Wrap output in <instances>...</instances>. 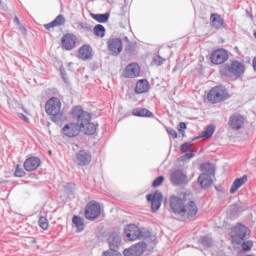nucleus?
<instances>
[{
    "instance_id": "obj_1",
    "label": "nucleus",
    "mask_w": 256,
    "mask_h": 256,
    "mask_svg": "<svg viewBox=\"0 0 256 256\" xmlns=\"http://www.w3.org/2000/svg\"><path fill=\"white\" fill-rule=\"evenodd\" d=\"M169 203L173 213L180 215V217L184 219H193V217H197V213H199L197 203L187 192H182L179 196H171Z\"/></svg>"
},
{
    "instance_id": "obj_2",
    "label": "nucleus",
    "mask_w": 256,
    "mask_h": 256,
    "mask_svg": "<svg viewBox=\"0 0 256 256\" xmlns=\"http://www.w3.org/2000/svg\"><path fill=\"white\" fill-rule=\"evenodd\" d=\"M72 116L78 119L80 130L84 131L86 135H95L97 133V126L91 123V114L83 111L81 106H76L72 109Z\"/></svg>"
},
{
    "instance_id": "obj_3",
    "label": "nucleus",
    "mask_w": 256,
    "mask_h": 256,
    "mask_svg": "<svg viewBox=\"0 0 256 256\" xmlns=\"http://www.w3.org/2000/svg\"><path fill=\"white\" fill-rule=\"evenodd\" d=\"M62 107L63 103L58 97H52L46 101L44 109L53 123H61V121L67 120Z\"/></svg>"
},
{
    "instance_id": "obj_4",
    "label": "nucleus",
    "mask_w": 256,
    "mask_h": 256,
    "mask_svg": "<svg viewBox=\"0 0 256 256\" xmlns=\"http://www.w3.org/2000/svg\"><path fill=\"white\" fill-rule=\"evenodd\" d=\"M220 73L225 79L236 81V79H239L245 73V64L237 60H232L231 63L226 64L220 70Z\"/></svg>"
},
{
    "instance_id": "obj_5",
    "label": "nucleus",
    "mask_w": 256,
    "mask_h": 256,
    "mask_svg": "<svg viewBox=\"0 0 256 256\" xmlns=\"http://www.w3.org/2000/svg\"><path fill=\"white\" fill-rule=\"evenodd\" d=\"M200 171L198 183L202 189H209L215 178V166L211 163H203L200 165Z\"/></svg>"
},
{
    "instance_id": "obj_6",
    "label": "nucleus",
    "mask_w": 256,
    "mask_h": 256,
    "mask_svg": "<svg viewBox=\"0 0 256 256\" xmlns=\"http://www.w3.org/2000/svg\"><path fill=\"white\" fill-rule=\"evenodd\" d=\"M230 97L231 94H229L225 86H215L207 94V99L212 105L221 103V101H227Z\"/></svg>"
},
{
    "instance_id": "obj_7",
    "label": "nucleus",
    "mask_w": 256,
    "mask_h": 256,
    "mask_svg": "<svg viewBox=\"0 0 256 256\" xmlns=\"http://www.w3.org/2000/svg\"><path fill=\"white\" fill-rule=\"evenodd\" d=\"M247 235H249V228L243 224H238L231 228L230 237L232 241V245H239L243 243L245 239H247Z\"/></svg>"
},
{
    "instance_id": "obj_8",
    "label": "nucleus",
    "mask_w": 256,
    "mask_h": 256,
    "mask_svg": "<svg viewBox=\"0 0 256 256\" xmlns=\"http://www.w3.org/2000/svg\"><path fill=\"white\" fill-rule=\"evenodd\" d=\"M85 219L88 221H95L101 216V205L97 201H90L85 208Z\"/></svg>"
},
{
    "instance_id": "obj_9",
    "label": "nucleus",
    "mask_w": 256,
    "mask_h": 256,
    "mask_svg": "<svg viewBox=\"0 0 256 256\" xmlns=\"http://www.w3.org/2000/svg\"><path fill=\"white\" fill-rule=\"evenodd\" d=\"M229 60V52L224 48H218L210 54V61L212 65H223Z\"/></svg>"
},
{
    "instance_id": "obj_10",
    "label": "nucleus",
    "mask_w": 256,
    "mask_h": 256,
    "mask_svg": "<svg viewBox=\"0 0 256 256\" xmlns=\"http://www.w3.org/2000/svg\"><path fill=\"white\" fill-rule=\"evenodd\" d=\"M141 76V66L137 62L128 64L122 72L124 79H137Z\"/></svg>"
},
{
    "instance_id": "obj_11",
    "label": "nucleus",
    "mask_w": 256,
    "mask_h": 256,
    "mask_svg": "<svg viewBox=\"0 0 256 256\" xmlns=\"http://www.w3.org/2000/svg\"><path fill=\"white\" fill-rule=\"evenodd\" d=\"M61 133L64 137H69L70 139L77 137L79 133H81V124H79V120H77V123L70 122L64 125Z\"/></svg>"
},
{
    "instance_id": "obj_12",
    "label": "nucleus",
    "mask_w": 256,
    "mask_h": 256,
    "mask_svg": "<svg viewBox=\"0 0 256 256\" xmlns=\"http://www.w3.org/2000/svg\"><path fill=\"white\" fill-rule=\"evenodd\" d=\"M124 233L128 241H138L143 237V231L135 224H128L124 229Z\"/></svg>"
},
{
    "instance_id": "obj_13",
    "label": "nucleus",
    "mask_w": 256,
    "mask_h": 256,
    "mask_svg": "<svg viewBox=\"0 0 256 256\" xmlns=\"http://www.w3.org/2000/svg\"><path fill=\"white\" fill-rule=\"evenodd\" d=\"M170 181L173 185H187L189 183V178L187 173L181 169L173 170L170 174Z\"/></svg>"
},
{
    "instance_id": "obj_14",
    "label": "nucleus",
    "mask_w": 256,
    "mask_h": 256,
    "mask_svg": "<svg viewBox=\"0 0 256 256\" xmlns=\"http://www.w3.org/2000/svg\"><path fill=\"white\" fill-rule=\"evenodd\" d=\"M147 252V243L138 242L129 248L125 249L123 252L124 256H141L143 253Z\"/></svg>"
},
{
    "instance_id": "obj_15",
    "label": "nucleus",
    "mask_w": 256,
    "mask_h": 256,
    "mask_svg": "<svg viewBox=\"0 0 256 256\" xmlns=\"http://www.w3.org/2000/svg\"><path fill=\"white\" fill-rule=\"evenodd\" d=\"M61 45L62 49H65V51L75 49V45H77V36L73 33L64 34L61 39Z\"/></svg>"
},
{
    "instance_id": "obj_16",
    "label": "nucleus",
    "mask_w": 256,
    "mask_h": 256,
    "mask_svg": "<svg viewBox=\"0 0 256 256\" xmlns=\"http://www.w3.org/2000/svg\"><path fill=\"white\" fill-rule=\"evenodd\" d=\"M108 51H110L111 55H120L121 51H123V40L120 38H112L107 42Z\"/></svg>"
},
{
    "instance_id": "obj_17",
    "label": "nucleus",
    "mask_w": 256,
    "mask_h": 256,
    "mask_svg": "<svg viewBox=\"0 0 256 256\" xmlns=\"http://www.w3.org/2000/svg\"><path fill=\"white\" fill-rule=\"evenodd\" d=\"M228 125L233 131H239L245 125V117L240 114H232L229 118Z\"/></svg>"
},
{
    "instance_id": "obj_18",
    "label": "nucleus",
    "mask_w": 256,
    "mask_h": 256,
    "mask_svg": "<svg viewBox=\"0 0 256 256\" xmlns=\"http://www.w3.org/2000/svg\"><path fill=\"white\" fill-rule=\"evenodd\" d=\"M25 171H37L41 167V159L37 156L28 157L23 164Z\"/></svg>"
},
{
    "instance_id": "obj_19",
    "label": "nucleus",
    "mask_w": 256,
    "mask_h": 256,
    "mask_svg": "<svg viewBox=\"0 0 256 256\" xmlns=\"http://www.w3.org/2000/svg\"><path fill=\"white\" fill-rule=\"evenodd\" d=\"M147 201H151V209L153 212L159 211L163 201V194H161V192H155L153 195L148 194Z\"/></svg>"
},
{
    "instance_id": "obj_20",
    "label": "nucleus",
    "mask_w": 256,
    "mask_h": 256,
    "mask_svg": "<svg viewBox=\"0 0 256 256\" xmlns=\"http://www.w3.org/2000/svg\"><path fill=\"white\" fill-rule=\"evenodd\" d=\"M77 57L82 61L93 59V48L89 44H84L79 48Z\"/></svg>"
},
{
    "instance_id": "obj_21",
    "label": "nucleus",
    "mask_w": 256,
    "mask_h": 256,
    "mask_svg": "<svg viewBox=\"0 0 256 256\" xmlns=\"http://www.w3.org/2000/svg\"><path fill=\"white\" fill-rule=\"evenodd\" d=\"M75 161L80 167H85V165H89V163H91V155L85 150H80L76 154Z\"/></svg>"
},
{
    "instance_id": "obj_22",
    "label": "nucleus",
    "mask_w": 256,
    "mask_h": 256,
    "mask_svg": "<svg viewBox=\"0 0 256 256\" xmlns=\"http://www.w3.org/2000/svg\"><path fill=\"white\" fill-rule=\"evenodd\" d=\"M210 23L214 29H225V20L221 17V15L217 13H212L210 16Z\"/></svg>"
},
{
    "instance_id": "obj_23",
    "label": "nucleus",
    "mask_w": 256,
    "mask_h": 256,
    "mask_svg": "<svg viewBox=\"0 0 256 256\" xmlns=\"http://www.w3.org/2000/svg\"><path fill=\"white\" fill-rule=\"evenodd\" d=\"M247 181H248L247 175H244L240 178H236L231 185L230 194L235 195V192L239 191V189H241V187H243V185H245Z\"/></svg>"
},
{
    "instance_id": "obj_24",
    "label": "nucleus",
    "mask_w": 256,
    "mask_h": 256,
    "mask_svg": "<svg viewBox=\"0 0 256 256\" xmlns=\"http://www.w3.org/2000/svg\"><path fill=\"white\" fill-rule=\"evenodd\" d=\"M65 16L59 14L52 22L45 24L44 27L47 31H51L53 27H61V25H65Z\"/></svg>"
},
{
    "instance_id": "obj_25",
    "label": "nucleus",
    "mask_w": 256,
    "mask_h": 256,
    "mask_svg": "<svg viewBox=\"0 0 256 256\" xmlns=\"http://www.w3.org/2000/svg\"><path fill=\"white\" fill-rule=\"evenodd\" d=\"M149 81L147 79L138 80L135 87V93L142 94L149 91Z\"/></svg>"
},
{
    "instance_id": "obj_26",
    "label": "nucleus",
    "mask_w": 256,
    "mask_h": 256,
    "mask_svg": "<svg viewBox=\"0 0 256 256\" xmlns=\"http://www.w3.org/2000/svg\"><path fill=\"white\" fill-rule=\"evenodd\" d=\"M74 29L81 31L82 33H93V26L91 24L77 22L74 24Z\"/></svg>"
},
{
    "instance_id": "obj_27",
    "label": "nucleus",
    "mask_w": 256,
    "mask_h": 256,
    "mask_svg": "<svg viewBox=\"0 0 256 256\" xmlns=\"http://www.w3.org/2000/svg\"><path fill=\"white\" fill-rule=\"evenodd\" d=\"M215 125H208L204 131L201 132V134L198 136V139H209L213 137V134L215 133Z\"/></svg>"
},
{
    "instance_id": "obj_28",
    "label": "nucleus",
    "mask_w": 256,
    "mask_h": 256,
    "mask_svg": "<svg viewBox=\"0 0 256 256\" xmlns=\"http://www.w3.org/2000/svg\"><path fill=\"white\" fill-rule=\"evenodd\" d=\"M132 115H134V117H153L152 112L147 110V108H136L132 110Z\"/></svg>"
},
{
    "instance_id": "obj_29",
    "label": "nucleus",
    "mask_w": 256,
    "mask_h": 256,
    "mask_svg": "<svg viewBox=\"0 0 256 256\" xmlns=\"http://www.w3.org/2000/svg\"><path fill=\"white\" fill-rule=\"evenodd\" d=\"M72 223L73 225H75L76 229H77V233H81V231H83L85 229V221L83 220V218L74 215L72 218Z\"/></svg>"
},
{
    "instance_id": "obj_30",
    "label": "nucleus",
    "mask_w": 256,
    "mask_h": 256,
    "mask_svg": "<svg viewBox=\"0 0 256 256\" xmlns=\"http://www.w3.org/2000/svg\"><path fill=\"white\" fill-rule=\"evenodd\" d=\"M91 17L98 23H107V21H109V17H111V14L109 12L104 14H91Z\"/></svg>"
},
{
    "instance_id": "obj_31",
    "label": "nucleus",
    "mask_w": 256,
    "mask_h": 256,
    "mask_svg": "<svg viewBox=\"0 0 256 256\" xmlns=\"http://www.w3.org/2000/svg\"><path fill=\"white\" fill-rule=\"evenodd\" d=\"M38 225L40 229L47 231L49 229V220L45 216H41L38 220Z\"/></svg>"
},
{
    "instance_id": "obj_32",
    "label": "nucleus",
    "mask_w": 256,
    "mask_h": 256,
    "mask_svg": "<svg viewBox=\"0 0 256 256\" xmlns=\"http://www.w3.org/2000/svg\"><path fill=\"white\" fill-rule=\"evenodd\" d=\"M25 175H27V173L23 170L21 164H17L14 171V177H25Z\"/></svg>"
},
{
    "instance_id": "obj_33",
    "label": "nucleus",
    "mask_w": 256,
    "mask_h": 256,
    "mask_svg": "<svg viewBox=\"0 0 256 256\" xmlns=\"http://www.w3.org/2000/svg\"><path fill=\"white\" fill-rule=\"evenodd\" d=\"M251 249H253V241L248 240V241H244L242 243V250L247 252V251H251Z\"/></svg>"
},
{
    "instance_id": "obj_34",
    "label": "nucleus",
    "mask_w": 256,
    "mask_h": 256,
    "mask_svg": "<svg viewBox=\"0 0 256 256\" xmlns=\"http://www.w3.org/2000/svg\"><path fill=\"white\" fill-rule=\"evenodd\" d=\"M163 181H165V178L163 176H159L157 177L153 183H152V187H160V185H163Z\"/></svg>"
},
{
    "instance_id": "obj_35",
    "label": "nucleus",
    "mask_w": 256,
    "mask_h": 256,
    "mask_svg": "<svg viewBox=\"0 0 256 256\" xmlns=\"http://www.w3.org/2000/svg\"><path fill=\"white\" fill-rule=\"evenodd\" d=\"M92 33H105V26L97 24L94 28L92 27Z\"/></svg>"
},
{
    "instance_id": "obj_36",
    "label": "nucleus",
    "mask_w": 256,
    "mask_h": 256,
    "mask_svg": "<svg viewBox=\"0 0 256 256\" xmlns=\"http://www.w3.org/2000/svg\"><path fill=\"white\" fill-rule=\"evenodd\" d=\"M136 49H137V43L136 42H130L126 46V52L127 53H133V51H135Z\"/></svg>"
},
{
    "instance_id": "obj_37",
    "label": "nucleus",
    "mask_w": 256,
    "mask_h": 256,
    "mask_svg": "<svg viewBox=\"0 0 256 256\" xmlns=\"http://www.w3.org/2000/svg\"><path fill=\"white\" fill-rule=\"evenodd\" d=\"M153 63L154 65H156L157 67L163 65V63H165V59H163L161 56H156L154 59H153Z\"/></svg>"
},
{
    "instance_id": "obj_38",
    "label": "nucleus",
    "mask_w": 256,
    "mask_h": 256,
    "mask_svg": "<svg viewBox=\"0 0 256 256\" xmlns=\"http://www.w3.org/2000/svg\"><path fill=\"white\" fill-rule=\"evenodd\" d=\"M189 149H191V144H189V143H184L180 147V151H182V153H187V151H189Z\"/></svg>"
},
{
    "instance_id": "obj_39",
    "label": "nucleus",
    "mask_w": 256,
    "mask_h": 256,
    "mask_svg": "<svg viewBox=\"0 0 256 256\" xmlns=\"http://www.w3.org/2000/svg\"><path fill=\"white\" fill-rule=\"evenodd\" d=\"M14 23L19 27L20 31H25V26L21 25V21L19 20V17L17 16L14 17Z\"/></svg>"
},
{
    "instance_id": "obj_40",
    "label": "nucleus",
    "mask_w": 256,
    "mask_h": 256,
    "mask_svg": "<svg viewBox=\"0 0 256 256\" xmlns=\"http://www.w3.org/2000/svg\"><path fill=\"white\" fill-rule=\"evenodd\" d=\"M167 133L172 137V139H177V131L173 128H167Z\"/></svg>"
},
{
    "instance_id": "obj_41",
    "label": "nucleus",
    "mask_w": 256,
    "mask_h": 256,
    "mask_svg": "<svg viewBox=\"0 0 256 256\" xmlns=\"http://www.w3.org/2000/svg\"><path fill=\"white\" fill-rule=\"evenodd\" d=\"M185 129H187V124H185V122H181L178 128L179 133H183Z\"/></svg>"
},
{
    "instance_id": "obj_42",
    "label": "nucleus",
    "mask_w": 256,
    "mask_h": 256,
    "mask_svg": "<svg viewBox=\"0 0 256 256\" xmlns=\"http://www.w3.org/2000/svg\"><path fill=\"white\" fill-rule=\"evenodd\" d=\"M103 256H122L119 252H104Z\"/></svg>"
},
{
    "instance_id": "obj_43",
    "label": "nucleus",
    "mask_w": 256,
    "mask_h": 256,
    "mask_svg": "<svg viewBox=\"0 0 256 256\" xmlns=\"http://www.w3.org/2000/svg\"><path fill=\"white\" fill-rule=\"evenodd\" d=\"M185 157H186V159H193L194 154L193 153H186Z\"/></svg>"
},
{
    "instance_id": "obj_44",
    "label": "nucleus",
    "mask_w": 256,
    "mask_h": 256,
    "mask_svg": "<svg viewBox=\"0 0 256 256\" xmlns=\"http://www.w3.org/2000/svg\"><path fill=\"white\" fill-rule=\"evenodd\" d=\"M19 116L21 117V119H23L24 121H29V118H27V116H25L24 114H19Z\"/></svg>"
},
{
    "instance_id": "obj_45",
    "label": "nucleus",
    "mask_w": 256,
    "mask_h": 256,
    "mask_svg": "<svg viewBox=\"0 0 256 256\" xmlns=\"http://www.w3.org/2000/svg\"><path fill=\"white\" fill-rule=\"evenodd\" d=\"M253 67H254V70L256 71V57L253 59Z\"/></svg>"
},
{
    "instance_id": "obj_46",
    "label": "nucleus",
    "mask_w": 256,
    "mask_h": 256,
    "mask_svg": "<svg viewBox=\"0 0 256 256\" xmlns=\"http://www.w3.org/2000/svg\"><path fill=\"white\" fill-rule=\"evenodd\" d=\"M96 35L98 36V37H105V33H96Z\"/></svg>"
},
{
    "instance_id": "obj_47",
    "label": "nucleus",
    "mask_w": 256,
    "mask_h": 256,
    "mask_svg": "<svg viewBox=\"0 0 256 256\" xmlns=\"http://www.w3.org/2000/svg\"><path fill=\"white\" fill-rule=\"evenodd\" d=\"M110 247H113V238H109Z\"/></svg>"
},
{
    "instance_id": "obj_48",
    "label": "nucleus",
    "mask_w": 256,
    "mask_h": 256,
    "mask_svg": "<svg viewBox=\"0 0 256 256\" xmlns=\"http://www.w3.org/2000/svg\"><path fill=\"white\" fill-rule=\"evenodd\" d=\"M254 33H256V30L254 31Z\"/></svg>"
}]
</instances>
